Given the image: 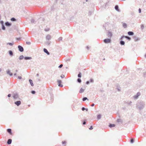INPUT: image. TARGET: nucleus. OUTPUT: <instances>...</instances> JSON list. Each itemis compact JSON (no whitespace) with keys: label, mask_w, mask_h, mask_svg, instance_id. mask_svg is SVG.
Returning a JSON list of instances; mask_svg holds the SVG:
<instances>
[{"label":"nucleus","mask_w":146,"mask_h":146,"mask_svg":"<svg viewBox=\"0 0 146 146\" xmlns=\"http://www.w3.org/2000/svg\"><path fill=\"white\" fill-rule=\"evenodd\" d=\"M143 74L144 76H146V72H144Z\"/></svg>","instance_id":"nucleus-58"},{"label":"nucleus","mask_w":146,"mask_h":146,"mask_svg":"<svg viewBox=\"0 0 146 146\" xmlns=\"http://www.w3.org/2000/svg\"><path fill=\"white\" fill-rule=\"evenodd\" d=\"M86 48H87V49L88 50L89 49V47L88 46H86Z\"/></svg>","instance_id":"nucleus-59"},{"label":"nucleus","mask_w":146,"mask_h":146,"mask_svg":"<svg viewBox=\"0 0 146 146\" xmlns=\"http://www.w3.org/2000/svg\"><path fill=\"white\" fill-rule=\"evenodd\" d=\"M18 47L19 50L20 51L23 52L24 51V48L22 46L20 45H19Z\"/></svg>","instance_id":"nucleus-4"},{"label":"nucleus","mask_w":146,"mask_h":146,"mask_svg":"<svg viewBox=\"0 0 146 146\" xmlns=\"http://www.w3.org/2000/svg\"><path fill=\"white\" fill-rule=\"evenodd\" d=\"M112 34L111 32L109 31L107 34V35L108 37L111 38L112 36Z\"/></svg>","instance_id":"nucleus-7"},{"label":"nucleus","mask_w":146,"mask_h":146,"mask_svg":"<svg viewBox=\"0 0 146 146\" xmlns=\"http://www.w3.org/2000/svg\"><path fill=\"white\" fill-rule=\"evenodd\" d=\"M51 38V36L50 35H47L46 37V39L47 40H50Z\"/></svg>","instance_id":"nucleus-8"},{"label":"nucleus","mask_w":146,"mask_h":146,"mask_svg":"<svg viewBox=\"0 0 146 146\" xmlns=\"http://www.w3.org/2000/svg\"><path fill=\"white\" fill-rule=\"evenodd\" d=\"M58 86L60 87H62L63 86V85L61 84V83L62 82V81L60 80H58Z\"/></svg>","instance_id":"nucleus-12"},{"label":"nucleus","mask_w":146,"mask_h":146,"mask_svg":"<svg viewBox=\"0 0 146 146\" xmlns=\"http://www.w3.org/2000/svg\"><path fill=\"white\" fill-rule=\"evenodd\" d=\"M9 54L11 56H12L13 55V52L11 50H10L9 51Z\"/></svg>","instance_id":"nucleus-17"},{"label":"nucleus","mask_w":146,"mask_h":146,"mask_svg":"<svg viewBox=\"0 0 146 146\" xmlns=\"http://www.w3.org/2000/svg\"><path fill=\"white\" fill-rule=\"evenodd\" d=\"M125 36H123L121 37L120 38V39L122 40L123 38L124 37H125Z\"/></svg>","instance_id":"nucleus-50"},{"label":"nucleus","mask_w":146,"mask_h":146,"mask_svg":"<svg viewBox=\"0 0 146 146\" xmlns=\"http://www.w3.org/2000/svg\"><path fill=\"white\" fill-rule=\"evenodd\" d=\"M7 44H9L10 46H12L13 44V43H10V42H8L7 43Z\"/></svg>","instance_id":"nucleus-37"},{"label":"nucleus","mask_w":146,"mask_h":146,"mask_svg":"<svg viewBox=\"0 0 146 146\" xmlns=\"http://www.w3.org/2000/svg\"><path fill=\"white\" fill-rule=\"evenodd\" d=\"M2 29L4 30H5V27L4 25H2Z\"/></svg>","instance_id":"nucleus-29"},{"label":"nucleus","mask_w":146,"mask_h":146,"mask_svg":"<svg viewBox=\"0 0 146 146\" xmlns=\"http://www.w3.org/2000/svg\"><path fill=\"white\" fill-rule=\"evenodd\" d=\"M104 42L106 43H109L110 42L111 40L110 39H105L104 40Z\"/></svg>","instance_id":"nucleus-5"},{"label":"nucleus","mask_w":146,"mask_h":146,"mask_svg":"<svg viewBox=\"0 0 146 146\" xmlns=\"http://www.w3.org/2000/svg\"><path fill=\"white\" fill-rule=\"evenodd\" d=\"M0 23L1 24V25H4V22L3 21H0Z\"/></svg>","instance_id":"nucleus-39"},{"label":"nucleus","mask_w":146,"mask_h":146,"mask_svg":"<svg viewBox=\"0 0 146 146\" xmlns=\"http://www.w3.org/2000/svg\"><path fill=\"white\" fill-rule=\"evenodd\" d=\"M86 100H88V99L86 97H84L82 99V100L84 101H85Z\"/></svg>","instance_id":"nucleus-33"},{"label":"nucleus","mask_w":146,"mask_h":146,"mask_svg":"<svg viewBox=\"0 0 146 146\" xmlns=\"http://www.w3.org/2000/svg\"><path fill=\"white\" fill-rule=\"evenodd\" d=\"M94 105H94V103H93V104H91V106H92V107H93V106H94Z\"/></svg>","instance_id":"nucleus-55"},{"label":"nucleus","mask_w":146,"mask_h":146,"mask_svg":"<svg viewBox=\"0 0 146 146\" xmlns=\"http://www.w3.org/2000/svg\"><path fill=\"white\" fill-rule=\"evenodd\" d=\"M132 103V102L130 101L128 103V104L129 105H131V104Z\"/></svg>","instance_id":"nucleus-54"},{"label":"nucleus","mask_w":146,"mask_h":146,"mask_svg":"<svg viewBox=\"0 0 146 146\" xmlns=\"http://www.w3.org/2000/svg\"><path fill=\"white\" fill-rule=\"evenodd\" d=\"M144 27V26L143 25H141V28L142 30L143 29Z\"/></svg>","instance_id":"nucleus-36"},{"label":"nucleus","mask_w":146,"mask_h":146,"mask_svg":"<svg viewBox=\"0 0 146 146\" xmlns=\"http://www.w3.org/2000/svg\"><path fill=\"white\" fill-rule=\"evenodd\" d=\"M25 60H31L32 59V58L30 57H25L24 58Z\"/></svg>","instance_id":"nucleus-19"},{"label":"nucleus","mask_w":146,"mask_h":146,"mask_svg":"<svg viewBox=\"0 0 146 146\" xmlns=\"http://www.w3.org/2000/svg\"><path fill=\"white\" fill-rule=\"evenodd\" d=\"M93 127L92 126H91L89 128L90 130H92L93 129Z\"/></svg>","instance_id":"nucleus-49"},{"label":"nucleus","mask_w":146,"mask_h":146,"mask_svg":"<svg viewBox=\"0 0 146 146\" xmlns=\"http://www.w3.org/2000/svg\"><path fill=\"white\" fill-rule=\"evenodd\" d=\"M26 43L27 44L30 45L31 44V42H26Z\"/></svg>","instance_id":"nucleus-41"},{"label":"nucleus","mask_w":146,"mask_h":146,"mask_svg":"<svg viewBox=\"0 0 146 146\" xmlns=\"http://www.w3.org/2000/svg\"><path fill=\"white\" fill-rule=\"evenodd\" d=\"M101 117V115L100 114H99L97 115V119H100Z\"/></svg>","instance_id":"nucleus-35"},{"label":"nucleus","mask_w":146,"mask_h":146,"mask_svg":"<svg viewBox=\"0 0 146 146\" xmlns=\"http://www.w3.org/2000/svg\"><path fill=\"white\" fill-rule=\"evenodd\" d=\"M36 76H39V74H36Z\"/></svg>","instance_id":"nucleus-64"},{"label":"nucleus","mask_w":146,"mask_h":146,"mask_svg":"<svg viewBox=\"0 0 146 146\" xmlns=\"http://www.w3.org/2000/svg\"><path fill=\"white\" fill-rule=\"evenodd\" d=\"M18 78L19 79H21L22 78V77L21 76H19L18 77Z\"/></svg>","instance_id":"nucleus-53"},{"label":"nucleus","mask_w":146,"mask_h":146,"mask_svg":"<svg viewBox=\"0 0 146 146\" xmlns=\"http://www.w3.org/2000/svg\"><path fill=\"white\" fill-rule=\"evenodd\" d=\"M139 13H141V10L140 8H139Z\"/></svg>","instance_id":"nucleus-51"},{"label":"nucleus","mask_w":146,"mask_h":146,"mask_svg":"<svg viewBox=\"0 0 146 146\" xmlns=\"http://www.w3.org/2000/svg\"><path fill=\"white\" fill-rule=\"evenodd\" d=\"M62 37H60L58 38V39L57 40V41H59L60 40H62Z\"/></svg>","instance_id":"nucleus-30"},{"label":"nucleus","mask_w":146,"mask_h":146,"mask_svg":"<svg viewBox=\"0 0 146 146\" xmlns=\"http://www.w3.org/2000/svg\"><path fill=\"white\" fill-rule=\"evenodd\" d=\"M141 95V93L139 92H138L137 94L133 96L134 99H137L138 97Z\"/></svg>","instance_id":"nucleus-2"},{"label":"nucleus","mask_w":146,"mask_h":146,"mask_svg":"<svg viewBox=\"0 0 146 146\" xmlns=\"http://www.w3.org/2000/svg\"><path fill=\"white\" fill-rule=\"evenodd\" d=\"M77 81L79 83H80L81 82V80L80 78H78L77 79Z\"/></svg>","instance_id":"nucleus-31"},{"label":"nucleus","mask_w":146,"mask_h":146,"mask_svg":"<svg viewBox=\"0 0 146 146\" xmlns=\"http://www.w3.org/2000/svg\"><path fill=\"white\" fill-rule=\"evenodd\" d=\"M51 98L52 100H53V97L52 96L51 97Z\"/></svg>","instance_id":"nucleus-61"},{"label":"nucleus","mask_w":146,"mask_h":146,"mask_svg":"<svg viewBox=\"0 0 146 146\" xmlns=\"http://www.w3.org/2000/svg\"><path fill=\"white\" fill-rule=\"evenodd\" d=\"M12 139H9L7 141V143L9 144L10 145L11 144L12 142Z\"/></svg>","instance_id":"nucleus-15"},{"label":"nucleus","mask_w":146,"mask_h":146,"mask_svg":"<svg viewBox=\"0 0 146 146\" xmlns=\"http://www.w3.org/2000/svg\"><path fill=\"white\" fill-rule=\"evenodd\" d=\"M46 44L48 45H49L50 44V42L49 41H47L46 42Z\"/></svg>","instance_id":"nucleus-44"},{"label":"nucleus","mask_w":146,"mask_h":146,"mask_svg":"<svg viewBox=\"0 0 146 146\" xmlns=\"http://www.w3.org/2000/svg\"><path fill=\"white\" fill-rule=\"evenodd\" d=\"M7 73L10 76H11L13 75V74L11 72H10V71L9 70H8L7 71Z\"/></svg>","instance_id":"nucleus-9"},{"label":"nucleus","mask_w":146,"mask_h":146,"mask_svg":"<svg viewBox=\"0 0 146 146\" xmlns=\"http://www.w3.org/2000/svg\"><path fill=\"white\" fill-rule=\"evenodd\" d=\"M90 82H93L94 80L92 79H90Z\"/></svg>","instance_id":"nucleus-45"},{"label":"nucleus","mask_w":146,"mask_h":146,"mask_svg":"<svg viewBox=\"0 0 146 146\" xmlns=\"http://www.w3.org/2000/svg\"><path fill=\"white\" fill-rule=\"evenodd\" d=\"M65 76H64V75H62L61 76V77L62 78H64V77Z\"/></svg>","instance_id":"nucleus-48"},{"label":"nucleus","mask_w":146,"mask_h":146,"mask_svg":"<svg viewBox=\"0 0 146 146\" xmlns=\"http://www.w3.org/2000/svg\"><path fill=\"white\" fill-rule=\"evenodd\" d=\"M120 44L121 45H124L125 44V42L123 40H121L120 42Z\"/></svg>","instance_id":"nucleus-22"},{"label":"nucleus","mask_w":146,"mask_h":146,"mask_svg":"<svg viewBox=\"0 0 146 146\" xmlns=\"http://www.w3.org/2000/svg\"><path fill=\"white\" fill-rule=\"evenodd\" d=\"M66 143V142L65 141H62V144H65Z\"/></svg>","instance_id":"nucleus-46"},{"label":"nucleus","mask_w":146,"mask_h":146,"mask_svg":"<svg viewBox=\"0 0 146 146\" xmlns=\"http://www.w3.org/2000/svg\"><path fill=\"white\" fill-rule=\"evenodd\" d=\"M13 97L14 99H16L19 97V95L17 92L13 93Z\"/></svg>","instance_id":"nucleus-3"},{"label":"nucleus","mask_w":146,"mask_h":146,"mask_svg":"<svg viewBox=\"0 0 146 146\" xmlns=\"http://www.w3.org/2000/svg\"><path fill=\"white\" fill-rule=\"evenodd\" d=\"M21 102L20 101H18L15 102V104L17 106H19L21 104Z\"/></svg>","instance_id":"nucleus-6"},{"label":"nucleus","mask_w":146,"mask_h":146,"mask_svg":"<svg viewBox=\"0 0 146 146\" xmlns=\"http://www.w3.org/2000/svg\"><path fill=\"white\" fill-rule=\"evenodd\" d=\"M17 39L18 40H21V38H17Z\"/></svg>","instance_id":"nucleus-60"},{"label":"nucleus","mask_w":146,"mask_h":146,"mask_svg":"<svg viewBox=\"0 0 146 146\" xmlns=\"http://www.w3.org/2000/svg\"><path fill=\"white\" fill-rule=\"evenodd\" d=\"M5 25L6 26L10 27L11 25V24L8 22H6L5 23Z\"/></svg>","instance_id":"nucleus-10"},{"label":"nucleus","mask_w":146,"mask_h":146,"mask_svg":"<svg viewBox=\"0 0 146 146\" xmlns=\"http://www.w3.org/2000/svg\"><path fill=\"white\" fill-rule=\"evenodd\" d=\"M86 122L85 121H84L83 123V125H85L86 124Z\"/></svg>","instance_id":"nucleus-57"},{"label":"nucleus","mask_w":146,"mask_h":146,"mask_svg":"<svg viewBox=\"0 0 146 146\" xmlns=\"http://www.w3.org/2000/svg\"><path fill=\"white\" fill-rule=\"evenodd\" d=\"M11 96V95L10 94H9L8 95V97H10Z\"/></svg>","instance_id":"nucleus-56"},{"label":"nucleus","mask_w":146,"mask_h":146,"mask_svg":"<svg viewBox=\"0 0 146 146\" xmlns=\"http://www.w3.org/2000/svg\"><path fill=\"white\" fill-rule=\"evenodd\" d=\"M117 121L118 122H122V120L120 119H117Z\"/></svg>","instance_id":"nucleus-34"},{"label":"nucleus","mask_w":146,"mask_h":146,"mask_svg":"<svg viewBox=\"0 0 146 146\" xmlns=\"http://www.w3.org/2000/svg\"><path fill=\"white\" fill-rule=\"evenodd\" d=\"M133 38H134L135 41H137L139 40L138 38L136 36H134Z\"/></svg>","instance_id":"nucleus-25"},{"label":"nucleus","mask_w":146,"mask_h":146,"mask_svg":"<svg viewBox=\"0 0 146 146\" xmlns=\"http://www.w3.org/2000/svg\"><path fill=\"white\" fill-rule=\"evenodd\" d=\"M7 132L10 135H12V130L10 129H8L7 130Z\"/></svg>","instance_id":"nucleus-13"},{"label":"nucleus","mask_w":146,"mask_h":146,"mask_svg":"<svg viewBox=\"0 0 146 146\" xmlns=\"http://www.w3.org/2000/svg\"><path fill=\"white\" fill-rule=\"evenodd\" d=\"M85 88H84V89H82V88H81V89H80V91H79V93H83L84 92V91L85 90Z\"/></svg>","instance_id":"nucleus-14"},{"label":"nucleus","mask_w":146,"mask_h":146,"mask_svg":"<svg viewBox=\"0 0 146 146\" xmlns=\"http://www.w3.org/2000/svg\"><path fill=\"white\" fill-rule=\"evenodd\" d=\"M125 38H126L127 39L129 40H131V38L129 37V36H125Z\"/></svg>","instance_id":"nucleus-27"},{"label":"nucleus","mask_w":146,"mask_h":146,"mask_svg":"<svg viewBox=\"0 0 146 146\" xmlns=\"http://www.w3.org/2000/svg\"><path fill=\"white\" fill-rule=\"evenodd\" d=\"M85 108L84 107H82V110L83 111H84L85 110Z\"/></svg>","instance_id":"nucleus-52"},{"label":"nucleus","mask_w":146,"mask_h":146,"mask_svg":"<svg viewBox=\"0 0 146 146\" xmlns=\"http://www.w3.org/2000/svg\"><path fill=\"white\" fill-rule=\"evenodd\" d=\"M81 72H79L78 75V77L79 78H81Z\"/></svg>","instance_id":"nucleus-32"},{"label":"nucleus","mask_w":146,"mask_h":146,"mask_svg":"<svg viewBox=\"0 0 146 146\" xmlns=\"http://www.w3.org/2000/svg\"><path fill=\"white\" fill-rule=\"evenodd\" d=\"M85 110H86V111H88V109L87 108H85Z\"/></svg>","instance_id":"nucleus-62"},{"label":"nucleus","mask_w":146,"mask_h":146,"mask_svg":"<svg viewBox=\"0 0 146 146\" xmlns=\"http://www.w3.org/2000/svg\"><path fill=\"white\" fill-rule=\"evenodd\" d=\"M35 91H34V90H33L32 91H31V93L33 94H34L35 93Z\"/></svg>","instance_id":"nucleus-40"},{"label":"nucleus","mask_w":146,"mask_h":146,"mask_svg":"<svg viewBox=\"0 0 146 146\" xmlns=\"http://www.w3.org/2000/svg\"><path fill=\"white\" fill-rule=\"evenodd\" d=\"M134 142V140L133 139H131V143H133Z\"/></svg>","instance_id":"nucleus-42"},{"label":"nucleus","mask_w":146,"mask_h":146,"mask_svg":"<svg viewBox=\"0 0 146 146\" xmlns=\"http://www.w3.org/2000/svg\"><path fill=\"white\" fill-rule=\"evenodd\" d=\"M43 51L47 55H49L50 54L49 52L45 48H44Z\"/></svg>","instance_id":"nucleus-11"},{"label":"nucleus","mask_w":146,"mask_h":146,"mask_svg":"<svg viewBox=\"0 0 146 146\" xmlns=\"http://www.w3.org/2000/svg\"><path fill=\"white\" fill-rule=\"evenodd\" d=\"M123 26L124 28H125L127 27V24L125 23H123Z\"/></svg>","instance_id":"nucleus-26"},{"label":"nucleus","mask_w":146,"mask_h":146,"mask_svg":"<svg viewBox=\"0 0 146 146\" xmlns=\"http://www.w3.org/2000/svg\"><path fill=\"white\" fill-rule=\"evenodd\" d=\"M29 82H30V83L31 85L32 86H33L34 84H33V81L32 80H31V79H30L29 80Z\"/></svg>","instance_id":"nucleus-20"},{"label":"nucleus","mask_w":146,"mask_h":146,"mask_svg":"<svg viewBox=\"0 0 146 146\" xmlns=\"http://www.w3.org/2000/svg\"><path fill=\"white\" fill-rule=\"evenodd\" d=\"M63 66V65L62 64H61L59 66H58V68H62Z\"/></svg>","instance_id":"nucleus-43"},{"label":"nucleus","mask_w":146,"mask_h":146,"mask_svg":"<svg viewBox=\"0 0 146 146\" xmlns=\"http://www.w3.org/2000/svg\"><path fill=\"white\" fill-rule=\"evenodd\" d=\"M115 9L117 11H119V7L117 5H116L115 7Z\"/></svg>","instance_id":"nucleus-16"},{"label":"nucleus","mask_w":146,"mask_h":146,"mask_svg":"<svg viewBox=\"0 0 146 146\" xmlns=\"http://www.w3.org/2000/svg\"><path fill=\"white\" fill-rule=\"evenodd\" d=\"M31 22L32 23H35L36 21L33 19H32L31 20Z\"/></svg>","instance_id":"nucleus-21"},{"label":"nucleus","mask_w":146,"mask_h":146,"mask_svg":"<svg viewBox=\"0 0 146 146\" xmlns=\"http://www.w3.org/2000/svg\"><path fill=\"white\" fill-rule=\"evenodd\" d=\"M16 75H17V74H16V73H14V76H16Z\"/></svg>","instance_id":"nucleus-63"},{"label":"nucleus","mask_w":146,"mask_h":146,"mask_svg":"<svg viewBox=\"0 0 146 146\" xmlns=\"http://www.w3.org/2000/svg\"><path fill=\"white\" fill-rule=\"evenodd\" d=\"M116 89H117L118 91H120V88L119 87H117Z\"/></svg>","instance_id":"nucleus-38"},{"label":"nucleus","mask_w":146,"mask_h":146,"mask_svg":"<svg viewBox=\"0 0 146 146\" xmlns=\"http://www.w3.org/2000/svg\"><path fill=\"white\" fill-rule=\"evenodd\" d=\"M127 33L129 35H134V33L132 31H129Z\"/></svg>","instance_id":"nucleus-18"},{"label":"nucleus","mask_w":146,"mask_h":146,"mask_svg":"<svg viewBox=\"0 0 146 146\" xmlns=\"http://www.w3.org/2000/svg\"><path fill=\"white\" fill-rule=\"evenodd\" d=\"M90 83V82L89 81H87L86 82V84H88Z\"/></svg>","instance_id":"nucleus-47"},{"label":"nucleus","mask_w":146,"mask_h":146,"mask_svg":"<svg viewBox=\"0 0 146 146\" xmlns=\"http://www.w3.org/2000/svg\"><path fill=\"white\" fill-rule=\"evenodd\" d=\"M145 106V102L142 101H138L136 104V108L139 110H141L143 109Z\"/></svg>","instance_id":"nucleus-1"},{"label":"nucleus","mask_w":146,"mask_h":146,"mask_svg":"<svg viewBox=\"0 0 146 146\" xmlns=\"http://www.w3.org/2000/svg\"><path fill=\"white\" fill-rule=\"evenodd\" d=\"M11 20L12 21H16V20L15 18L13 17L11 19Z\"/></svg>","instance_id":"nucleus-28"},{"label":"nucleus","mask_w":146,"mask_h":146,"mask_svg":"<svg viewBox=\"0 0 146 146\" xmlns=\"http://www.w3.org/2000/svg\"><path fill=\"white\" fill-rule=\"evenodd\" d=\"M115 126V125L114 124H110L109 125V127H114Z\"/></svg>","instance_id":"nucleus-23"},{"label":"nucleus","mask_w":146,"mask_h":146,"mask_svg":"<svg viewBox=\"0 0 146 146\" xmlns=\"http://www.w3.org/2000/svg\"><path fill=\"white\" fill-rule=\"evenodd\" d=\"M24 58V57L23 55H21L19 56V59L20 60H21Z\"/></svg>","instance_id":"nucleus-24"}]
</instances>
